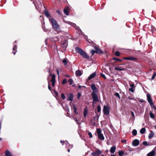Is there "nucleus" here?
<instances>
[{
    "label": "nucleus",
    "instance_id": "f257e3e1",
    "mask_svg": "<svg viewBox=\"0 0 156 156\" xmlns=\"http://www.w3.org/2000/svg\"><path fill=\"white\" fill-rule=\"evenodd\" d=\"M49 20L54 30L56 31L58 33H59L61 32L62 31L56 20L53 18L51 19L50 20Z\"/></svg>",
    "mask_w": 156,
    "mask_h": 156
},
{
    "label": "nucleus",
    "instance_id": "f03ea898",
    "mask_svg": "<svg viewBox=\"0 0 156 156\" xmlns=\"http://www.w3.org/2000/svg\"><path fill=\"white\" fill-rule=\"evenodd\" d=\"M76 51L79 53L80 55L84 58L86 59H88L89 57L84 51L82 49L79 47H77L75 48Z\"/></svg>",
    "mask_w": 156,
    "mask_h": 156
},
{
    "label": "nucleus",
    "instance_id": "7ed1b4c3",
    "mask_svg": "<svg viewBox=\"0 0 156 156\" xmlns=\"http://www.w3.org/2000/svg\"><path fill=\"white\" fill-rule=\"evenodd\" d=\"M97 132L98 135V138L103 140H104V137L103 134L101 133V130L100 128H98L97 129Z\"/></svg>",
    "mask_w": 156,
    "mask_h": 156
},
{
    "label": "nucleus",
    "instance_id": "20e7f679",
    "mask_svg": "<svg viewBox=\"0 0 156 156\" xmlns=\"http://www.w3.org/2000/svg\"><path fill=\"white\" fill-rule=\"evenodd\" d=\"M91 95L92 96V98L93 99V105L95 102L98 101H99L98 98V97L97 95L94 92H92L91 93Z\"/></svg>",
    "mask_w": 156,
    "mask_h": 156
},
{
    "label": "nucleus",
    "instance_id": "39448f33",
    "mask_svg": "<svg viewBox=\"0 0 156 156\" xmlns=\"http://www.w3.org/2000/svg\"><path fill=\"white\" fill-rule=\"evenodd\" d=\"M49 75L50 76H52V78L51 80V81L52 83V86L53 87H54L55 85V76L54 74L52 75L51 73H50V70H49Z\"/></svg>",
    "mask_w": 156,
    "mask_h": 156
},
{
    "label": "nucleus",
    "instance_id": "423d86ee",
    "mask_svg": "<svg viewBox=\"0 0 156 156\" xmlns=\"http://www.w3.org/2000/svg\"><path fill=\"white\" fill-rule=\"evenodd\" d=\"M101 153V152L100 150L97 149L94 151L92 152L91 154L93 156H99Z\"/></svg>",
    "mask_w": 156,
    "mask_h": 156
},
{
    "label": "nucleus",
    "instance_id": "0eeeda50",
    "mask_svg": "<svg viewBox=\"0 0 156 156\" xmlns=\"http://www.w3.org/2000/svg\"><path fill=\"white\" fill-rule=\"evenodd\" d=\"M156 151V146L155 147L153 150L149 153L147 154V156H154L155 155V151Z\"/></svg>",
    "mask_w": 156,
    "mask_h": 156
},
{
    "label": "nucleus",
    "instance_id": "6e6552de",
    "mask_svg": "<svg viewBox=\"0 0 156 156\" xmlns=\"http://www.w3.org/2000/svg\"><path fill=\"white\" fill-rule=\"evenodd\" d=\"M103 112L104 114L106 115H108L109 113V110L108 108L105 106L104 107Z\"/></svg>",
    "mask_w": 156,
    "mask_h": 156
},
{
    "label": "nucleus",
    "instance_id": "1a4fd4ad",
    "mask_svg": "<svg viewBox=\"0 0 156 156\" xmlns=\"http://www.w3.org/2000/svg\"><path fill=\"white\" fill-rule=\"evenodd\" d=\"M147 98L148 101L150 105L151 106L153 105V103L151 98V95L149 94H147Z\"/></svg>",
    "mask_w": 156,
    "mask_h": 156
},
{
    "label": "nucleus",
    "instance_id": "9d476101",
    "mask_svg": "<svg viewBox=\"0 0 156 156\" xmlns=\"http://www.w3.org/2000/svg\"><path fill=\"white\" fill-rule=\"evenodd\" d=\"M90 87L93 91L92 92H94V93H96L98 91V89L96 87L94 84H92L90 86Z\"/></svg>",
    "mask_w": 156,
    "mask_h": 156
},
{
    "label": "nucleus",
    "instance_id": "9b49d317",
    "mask_svg": "<svg viewBox=\"0 0 156 156\" xmlns=\"http://www.w3.org/2000/svg\"><path fill=\"white\" fill-rule=\"evenodd\" d=\"M139 144V140L137 139H135L132 142V145L134 146H136Z\"/></svg>",
    "mask_w": 156,
    "mask_h": 156
},
{
    "label": "nucleus",
    "instance_id": "f8f14e48",
    "mask_svg": "<svg viewBox=\"0 0 156 156\" xmlns=\"http://www.w3.org/2000/svg\"><path fill=\"white\" fill-rule=\"evenodd\" d=\"M67 100L73 101V95L72 94H70L68 95L67 96Z\"/></svg>",
    "mask_w": 156,
    "mask_h": 156
},
{
    "label": "nucleus",
    "instance_id": "ddd939ff",
    "mask_svg": "<svg viewBox=\"0 0 156 156\" xmlns=\"http://www.w3.org/2000/svg\"><path fill=\"white\" fill-rule=\"evenodd\" d=\"M123 59L127 60H136V59L135 58H134L132 57H124L123 58Z\"/></svg>",
    "mask_w": 156,
    "mask_h": 156
},
{
    "label": "nucleus",
    "instance_id": "4468645a",
    "mask_svg": "<svg viewBox=\"0 0 156 156\" xmlns=\"http://www.w3.org/2000/svg\"><path fill=\"white\" fill-rule=\"evenodd\" d=\"M88 110L87 108L86 107L84 108L83 112V115L85 117H86L88 113Z\"/></svg>",
    "mask_w": 156,
    "mask_h": 156
},
{
    "label": "nucleus",
    "instance_id": "2eb2a0df",
    "mask_svg": "<svg viewBox=\"0 0 156 156\" xmlns=\"http://www.w3.org/2000/svg\"><path fill=\"white\" fill-rule=\"evenodd\" d=\"M96 74L95 73H92L88 77L87 80H91V79L94 77L96 76Z\"/></svg>",
    "mask_w": 156,
    "mask_h": 156
},
{
    "label": "nucleus",
    "instance_id": "dca6fc26",
    "mask_svg": "<svg viewBox=\"0 0 156 156\" xmlns=\"http://www.w3.org/2000/svg\"><path fill=\"white\" fill-rule=\"evenodd\" d=\"M115 70H119V71H123L124 70L126 69L125 68H122L121 67H115Z\"/></svg>",
    "mask_w": 156,
    "mask_h": 156
},
{
    "label": "nucleus",
    "instance_id": "f3484780",
    "mask_svg": "<svg viewBox=\"0 0 156 156\" xmlns=\"http://www.w3.org/2000/svg\"><path fill=\"white\" fill-rule=\"evenodd\" d=\"M6 156H12L11 153L8 150H6L5 152Z\"/></svg>",
    "mask_w": 156,
    "mask_h": 156
},
{
    "label": "nucleus",
    "instance_id": "a211bd4d",
    "mask_svg": "<svg viewBox=\"0 0 156 156\" xmlns=\"http://www.w3.org/2000/svg\"><path fill=\"white\" fill-rule=\"evenodd\" d=\"M116 149L115 146H113L111 147L110 149V152L112 153H113L115 152Z\"/></svg>",
    "mask_w": 156,
    "mask_h": 156
},
{
    "label": "nucleus",
    "instance_id": "6ab92c4d",
    "mask_svg": "<svg viewBox=\"0 0 156 156\" xmlns=\"http://www.w3.org/2000/svg\"><path fill=\"white\" fill-rule=\"evenodd\" d=\"M64 13L66 15L69 14V9L68 8H66L63 10Z\"/></svg>",
    "mask_w": 156,
    "mask_h": 156
},
{
    "label": "nucleus",
    "instance_id": "aec40b11",
    "mask_svg": "<svg viewBox=\"0 0 156 156\" xmlns=\"http://www.w3.org/2000/svg\"><path fill=\"white\" fill-rule=\"evenodd\" d=\"M154 135V133L152 131H151L149 135L148 138L149 139L151 138Z\"/></svg>",
    "mask_w": 156,
    "mask_h": 156
},
{
    "label": "nucleus",
    "instance_id": "412c9836",
    "mask_svg": "<svg viewBox=\"0 0 156 156\" xmlns=\"http://www.w3.org/2000/svg\"><path fill=\"white\" fill-rule=\"evenodd\" d=\"M76 74L77 76H80L82 75L81 71L80 70H77L76 72Z\"/></svg>",
    "mask_w": 156,
    "mask_h": 156
},
{
    "label": "nucleus",
    "instance_id": "4be33fe9",
    "mask_svg": "<svg viewBox=\"0 0 156 156\" xmlns=\"http://www.w3.org/2000/svg\"><path fill=\"white\" fill-rule=\"evenodd\" d=\"M45 14L46 15V16L49 19V18L51 17L50 16L49 13H48V12L47 11L45 10Z\"/></svg>",
    "mask_w": 156,
    "mask_h": 156
},
{
    "label": "nucleus",
    "instance_id": "5701e85b",
    "mask_svg": "<svg viewBox=\"0 0 156 156\" xmlns=\"http://www.w3.org/2000/svg\"><path fill=\"white\" fill-rule=\"evenodd\" d=\"M145 129L144 128H143L140 129V132L141 134H143L145 133Z\"/></svg>",
    "mask_w": 156,
    "mask_h": 156
},
{
    "label": "nucleus",
    "instance_id": "b1692460",
    "mask_svg": "<svg viewBox=\"0 0 156 156\" xmlns=\"http://www.w3.org/2000/svg\"><path fill=\"white\" fill-rule=\"evenodd\" d=\"M95 51L96 53H101V51L99 50V49H98L97 47H95Z\"/></svg>",
    "mask_w": 156,
    "mask_h": 156
},
{
    "label": "nucleus",
    "instance_id": "393cba45",
    "mask_svg": "<svg viewBox=\"0 0 156 156\" xmlns=\"http://www.w3.org/2000/svg\"><path fill=\"white\" fill-rule=\"evenodd\" d=\"M137 133V131L135 129H134L133 130L132 134L134 136L136 135Z\"/></svg>",
    "mask_w": 156,
    "mask_h": 156
},
{
    "label": "nucleus",
    "instance_id": "a878e982",
    "mask_svg": "<svg viewBox=\"0 0 156 156\" xmlns=\"http://www.w3.org/2000/svg\"><path fill=\"white\" fill-rule=\"evenodd\" d=\"M150 117L154 119L155 117V116H154V114L151 112H150Z\"/></svg>",
    "mask_w": 156,
    "mask_h": 156
},
{
    "label": "nucleus",
    "instance_id": "bb28decb",
    "mask_svg": "<svg viewBox=\"0 0 156 156\" xmlns=\"http://www.w3.org/2000/svg\"><path fill=\"white\" fill-rule=\"evenodd\" d=\"M66 23H67L71 25H72V26H73L74 27H75V26H76V24H75L74 23H73L71 22H66Z\"/></svg>",
    "mask_w": 156,
    "mask_h": 156
},
{
    "label": "nucleus",
    "instance_id": "cd10ccee",
    "mask_svg": "<svg viewBox=\"0 0 156 156\" xmlns=\"http://www.w3.org/2000/svg\"><path fill=\"white\" fill-rule=\"evenodd\" d=\"M124 152L123 151H120L119 152V156H122L124 154Z\"/></svg>",
    "mask_w": 156,
    "mask_h": 156
},
{
    "label": "nucleus",
    "instance_id": "c85d7f7f",
    "mask_svg": "<svg viewBox=\"0 0 156 156\" xmlns=\"http://www.w3.org/2000/svg\"><path fill=\"white\" fill-rule=\"evenodd\" d=\"M97 109L98 112H99L101 110V108L100 105H98L97 106Z\"/></svg>",
    "mask_w": 156,
    "mask_h": 156
},
{
    "label": "nucleus",
    "instance_id": "c756f323",
    "mask_svg": "<svg viewBox=\"0 0 156 156\" xmlns=\"http://www.w3.org/2000/svg\"><path fill=\"white\" fill-rule=\"evenodd\" d=\"M62 62L65 65H66L67 63V60L65 59L63 60Z\"/></svg>",
    "mask_w": 156,
    "mask_h": 156
},
{
    "label": "nucleus",
    "instance_id": "7c9ffc66",
    "mask_svg": "<svg viewBox=\"0 0 156 156\" xmlns=\"http://www.w3.org/2000/svg\"><path fill=\"white\" fill-rule=\"evenodd\" d=\"M143 144L147 146H148L149 145V144L147 143V142L146 141L143 142Z\"/></svg>",
    "mask_w": 156,
    "mask_h": 156
},
{
    "label": "nucleus",
    "instance_id": "2f4dec72",
    "mask_svg": "<svg viewBox=\"0 0 156 156\" xmlns=\"http://www.w3.org/2000/svg\"><path fill=\"white\" fill-rule=\"evenodd\" d=\"M68 82L69 83L70 85H71L73 83V81L71 79H70L69 80Z\"/></svg>",
    "mask_w": 156,
    "mask_h": 156
},
{
    "label": "nucleus",
    "instance_id": "473e14b6",
    "mask_svg": "<svg viewBox=\"0 0 156 156\" xmlns=\"http://www.w3.org/2000/svg\"><path fill=\"white\" fill-rule=\"evenodd\" d=\"M67 82V80L66 79H64L62 81V83L63 84H65Z\"/></svg>",
    "mask_w": 156,
    "mask_h": 156
},
{
    "label": "nucleus",
    "instance_id": "72a5a7b5",
    "mask_svg": "<svg viewBox=\"0 0 156 156\" xmlns=\"http://www.w3.org/2000/svg\"><path fill=\"white\" fill-rule=\"evenodd\" d=\"M156 76V73L155 72H154V73L153 75V76H152V77H151V79L154 80V78H155V77Z\"/></svg>",
    "mask_w": 156,
    "mask_h": 156
},
{
    "label": "nucleus",
    "instance_id": "f704fd0d",
    "mask_svg": "<svg viewBox=\"0 0 156 156\" xmlns=\"http://www.w3.org/2000/svg\"><path fill=\"white\" fill-rule=\"evenodd\" d=\"M61 98L63 100L65 99L66 98L65 94H63V93H62V94L61 95Z\"/></svg>",
    "mask_w": 156,
    "mask_h": 156
},
{
    "label": "nucleus",
    "instance_id": "c9c22d12",
    "mask_svg": "<svg viewBox=\"0 0 156 156\" xmlns=\"http://www.w3.org/2000/svg\"><path fill=\"white\" fill-rule=\"evenodd\" d=\"M134 88L133 87H130L129 88V91H131L132 92H133L134 90Z\"/></svg>",
    "mask_w": 156,
    "mask_h": 156
},
{
    "label": "nucleus",
    "instance_id": "e433bc0d",
    "mask_svg": "<svg viewBox=\"0 0 156 156\" xmlns=\"http://www.w3.org/2000/svg\"><path fill=\"white\" fill-rule=\"evenodd\" d=\"M115 55L117 56H119L120 55V53L118 51H116L115 52Z\"/></svg>",
    "mask_w": 156,
    "mask_h": 156
},
{
    "label": "nucleus",
    "instance_id": "4c0bfd02",
    "mask_svg": "<svg viewBox=\"0 0 156 156\" xmlns=\"http://www.w3.org/2000/svg\"><path fill=\"white\" fill-rule=\"evenodd\" d=\"M88 135H89L90 137V138H92V137L93 136H92V134L91 132H89L88 133Z\"/></svg>",
    "mask_w": 156,
    "mask_h": 156
},
{
    "label": "nucleus",
    "instance_id": "58836bf2",
    "mask_svg": "<svg viewBox=\"0 0 156 156\" xmlns=\"http://www.w3.org/2000/svg\"><path fill=\"white\" fill-rule=\"evenodd\" d=\"M115 95L116 96L118 97L119 99H120L119 94L118 93H115Z\"/></svg>",
    "mask_w": 156,
    "mask_h": 156
},
{
    "label": "nucleus",
    "instance_id": "ea45409f",
    "mask_svg": "<svg viewBox=\"0 0 156 156\" xmlns=\"http://www.w3.org/2000/svg\"><path fill=\"white\" fill-rule=\"evenodd\" d=\"M91 52L92 54V55H93L95 53H96L95 51L94 50H92L91 51Z\"/></svg>",
    "mask_w": 156,
    "mask_h": 156
},
{
    "label": "nucleus",
    "instance_id": "a19ab883",
    "mask_svg": "<svg viewBox=\"0 0 156 156\" xmlns=\"http://www.w3.org/2000/svg\"><path fill=\"white\" fill-rule=\"evenodd\" d=\"M16 49H17V46L15 45L13 47V51H14V50H16Z\"/></svg>",
    "mask_w": 156,
    "mask_h": 156
},
{
    "label": "nucleus",
    "instance_id": "79ce46f5",
    "mask_svg": "<svg viewBox=\"0 0 156 156\" xmlns=\"http://www.w3.org/2000/svg\"><path fill=\"white\" fill-rule=\"evenodd\" d=\"M130 86L131 87L134 88V84L133 83L130 84Z\"/></svg>",
    "mask_w": 156,
    "mask_h": 156
},
{
    "label": "nucleus",
    "instance_id": "37998d69",
    "mask_svg": "<svg viewBox=\"0 0 156 156\" xmlns=\"http://www.w3.org/2000/svg\"><path fill=\"white\" fill-rule=\"evenodd\" d=\"M114 59L115 60H117V61H122V60L120 59H118V58H114Z\"/></svg>",
    "mask_w": 156,
    "mask_h": 156
},
{
    "label": "nucleus",
    "instance_id": "c03bdc74",
    "mask_svg": "<svg viewBox=\"0 0 156 156\" xmlns=\"http://www.w3.org/2000/svg\"><path fill=\"white\" fill-rule=\"evenodd\" d=\"M73 108L74 109V110H77V108L75 106V105H73Z\"/></svg>",
    "mask_w": 156,
    "mask_h": 156
},
{
    "label": "nucleus",
    "instance_id": "a18cd8bd",
    "mask_svg": "<svg viewBox=\"0 0 156 156\" xmlns=\"http://www.w3.org/2000/svg\"><path fill=\"white\" fill-rule=\"evenodd\" d=\"M101 76H102L103 78H105V79H106V77H105V75H104L103 74H101Z\"/></svg>",
    "mask_w": 156,
    "mask_h": 156
},
{
    "label": "nucleus",
    "instance_id": "49530a36",
    "mask_svg": "<svg viewBox=\"0 0 156 156\" xmlns=\"http://www.w3.org/2000/svg\"><path fill=\"white\" fill-rule=\"evenodd\" d=\"M48 89L50 90L51 91V87L50 86V85H49V83L48 84Z\"/></svg>",
    "mask_w": 156,
    "mask_h": 156
},
{
    "label": "nucleus",
    "instance_id": "de8ad7c7",
    "mask_svg": "<svg viewBox=\"0 0 156 156\" xmlns=\"http://www.w3.org/2000/svg\"><path fill=\"white\" fill-rule=\"evenodd\" d=\"M80 95H81L80 94V93H78V99L80 98Z\"/></svg>",
    "mask_w": 156,
    "mask_h": 156
},
{
    "label": "nucleus",
    "instance_id": "09e8293b",
    "mask_svg": "<svg viewBox=\"0 0 156 156\" xmlns=\"http://www.w3.org/2000/svg\"><path fill=\"white\" fill-rule=\"evenodd\" d=\"M131 113L132 114V115L133 117H134V114L133 112H131Z\"/></svg>",
    "mask_w": 156,
    "mask_h": 156
},
{
    "label": "nucleus",
    "instance_id": "8fccbe9b",
    "mask_svg": "<svg viewBox=\"0 0 156 156\" xmlns=\"http://www.w3.org/2000/svg\"><path fill=\"white\" fill-rule=\"evenodd\" d=\"M56 71H57V74L58 75V76H59V71L58 69H57Z\"/></svg>",
    "mask_w": 156,
    "mask_h": 156
},
{
    "label": "nucleus",
    "instance_id": "3c124183",
    "mask_svg": "<svg viewBox=\"0 0 156 156\" xmlns=\"http://www.w3.org/2000/svg\"><path fill=\"white\" fill-rule=\"evenodd\" d=\"M122 143L125 142H126V140H122Z\"/></svg>",
    "mask_w": 156,
    "mask_h": 156
},
{
    "label": "nucleus",
    "instance_id": "603ef678",
    "mask_svg": "<svg viewBox=\"0 0 156 156\" xmlns=\"http://www.w3.org/2000/svg\"><path fill=\"white\" fill-rule=\"evenodd\" d=\"M78 88L79 89H80L82 87V86H81L80 85H78Z\"/></svg>",
    "mask_w": 156,
    "mask_h": 156
},
{
    "label": "nucleus",
    "instance_id": "864d4df0",
    "mask_svg": "<svg viewBox=\"0 0 156 156\" xmlns=\"http://www.w3.org/2000/svg\"><path fill=\"white\" fill-rule=\"evenodd\" d=\"M57 12L59 14H60V11H59V10H57Z\"/></svg>",
    "mask_w": 156,
    "mask_h": 156
},
{
    "label": "nucleus",
    "instance_id": "5fc2aeb1",
    "mask_svg": "<svg viewBox=\"0 0 156 156\" xmlns=\"http://www.w3.org/2000/svg\"><path fill=\"white\" fill-rule=\"evenodd\" d=\"M65 76L66 77H70V76L67 75H66V76Z\"/></svg>",
    "mask_w": 156,
    "mask_h": 156
},
{
    "label": "nucleus",
    "instance_id": "6e6d98bb",
    "mask_svg": "<svg viewBox=\"0 0 156 156\" xmlns=\"http://www.w3.org/2000/svg\"><path fill=\"white\" fill-rule=\"evenodd\" d=\"M55 94L56 95H57V94H58V93H57V92H55Z\"/></svg>",
    "mask_w": 156,
    "mask_h": 156
},
{
    "label": "nucleus",
    "instance_id": "4d7b16f0",
    "mask_svg": "<svg viewBox=\"0 0 156 156\" xmlns=\"http://www.w3.org/2000/svg\"><path fill=\"white\" fill-rule=\"evenodd\" d=\"M67 150H68V152H70V150H69V149H68Z\"/></svg>",
    "mask_w": 156,
    "mask_h": 156
},
{
    "label": "nucleus",
    "instance_id": "13d9d810",
    "mask_svg": "<svg viewBox=\"0 0 156 156\" xmlns=\"http://www.w3.org/2000/svg\"><path fill=\"white\" fill-rule=\"evenodd\" d=\"M154 109H155L156 110V107L155 106H154Z\"/></svg>",
    "mask_w": 156,
    "mask_h": 156
},
{
    "label": "nucleus",
    "instance_id": "bf43d9fd",
    "mask_svg": "<svg viewBox=\"0 0 156 156\" xmlns=\"http://www.w3.org/2000/svg\"><path fill=\"white\" fill-rule=\"evenodd\" d=\"M75 113H76V110H74Z\"/></svg>",
    "mask_w": 156,
    "mask_h": 156
},
{
    "label": "nucleus",
    "instance_id": "052dcab7",
    "mask_svg": "<svg viewBox=\"0 0 156 156\" xmlns=\"http://www.w3.org/2000/svg\"><path fill=\"white\" fill-rule=\"evenodd\" d=\"M13 53H14V55H15L16 54V52H14V51L13 52Z\"/></svg>",
    "mask_w": 156,
    "mask_h": 156
},
{
    "label": "nucleus",
    "instance_id": "680f3d73",
    "mask_svg": "<svg viewBox=\"0 0 156 156\" xmlns=\"http://www.w3.org/2000/svg\"><path fill=\"white\" fill-rule=\"evenodd\" d=\"M111 156H115V155L114 154H112L111 155Z\"/></svg>",
    "mask_w": 156,
    "mask_h": 156
},
{
    "label": "nucleus",
    "instance_id": "e2e57ef3",
    "mask_svg": "<svg viewBox=\"0 0 156 156\" xmlns=\"http://www.w3.org/2000/svg\"><path fill=\"white\" fill-rule=\"evenodd\" d=\"M106 152H108V150H106Z\"/></svg>",
    "mask_w": 156,
    "mask_h": 156
},
{
    "label": "nucleus",
    "instance_id": "0e129e2a",
    "mask_svg": "<svg viewBox=\"0 0 156 156\" xmlns=\"http://www.w3.org/2000/svg\"><path fill=\"white\" fill-rule=\"evenodd\" d=\"M2 140V138H0V141L1 140Z\"/></svg>",
    "mask_w": 156,
    "mask_h": 156
},
{
    "label": "nucleus",
    "instance_id": "69168bd1",
    "mask_svg": "<svg viewBox=\"0 0 156 156\" xmlns=\"http://www.w3.org/2000/svg\"><path fill=\"white\" fill-rule=\"evenodd\" d=\"M66 46L65 47V48H64V49H65L66 48Z\"/></svg>",
    "mask_w": 156,
    "mask_h": 156
},
{
    "label": "nucleus",
    "instance_id": "338daca9",
    "mask_svg": "<svg viewBox=\"0 0 156 156\" xmlns=\"http://www.w3.org/2000/svg\"><path fill=\"white\" fill-rule=\"evenodd\" d=\"M60 142H61V143H62V141H61V140L60 141Z\"/></svg>",
    "mask_w": 156,
    "mask_h": 156
},
{
    "label": "nucleus",
    "instance_id": "774afa93",
    "mask_svg": "<svg viewBox=\"0 0 156 156\" xmlns=\"http://www.w3.org/2000/svg\"><path fill=\"white\" fill-rule=\"evenodd\" d=\"M155 129H156V126H155Z\"/></svg>",
    "mask_w": 156,
    "mask_h": 156
}]
</instances>
